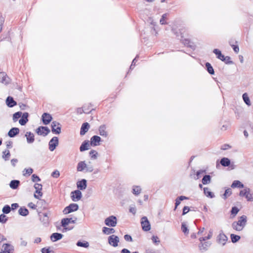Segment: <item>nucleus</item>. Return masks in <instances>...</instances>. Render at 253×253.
Here are the masks:
<instances>
[{
	"mask_svg": "<svg viewBox=\"0 0 253 253\" xmlns=\"http://www.w3.org/2000/svg\"><path fill=\"white\" fill-rule=\"evenodd\" d=\"M19 132V129L17 127H13L9 130L8 135L10 137H13Z\"/></svg>",
	"mask_w": 253,
	"mask_h": 253,
	"instance_id": "obj_24",
	"label": "nucleus"
},
{
	"mask_svg": "<svg viewBox=\"0 0 253 253\" xmlns=\"http://www.w3.org/2000/svg\"><path fill=\"white\" fill-rule=\"evenodd\" d=\"M89 126L88 123H84L81 127L80 134L81 135H84L88 130Z\"/></svg>",
	"mask_w": 253,
	"mask_h": 253,
	"instance_id": "obj_25",
	"label": "nucleus"
},
{
	"mask_svg": "<svg viewBox=\"0 0 253 253\" xmlns=\"http://www.w3.org/2000/svg\"><path fill=\"white\" fill-rule=\"evenodd\" d=\"M239 211V210L237 207H232V208L231 209V214H233L235 216L238 213Z\"/></svg>",
	"mask_w": 253,
	"mask_h": 253,
	"instance_id": "obj_53",
	"label": "nucleus"
},
{
	"mask_svg": "<svg viewBox=\"0 0 253 253\" xmlns=\"http://www.w3.org/2000/svg\"><path fill=\"white\" fill-rule=\"evenodd\" d=\"M42 253H50V251L49 249L43 248L42 250Z\"/></svg>",
	"mask_w": 253,
	"mask_h": 253,
	"instance_id": "obj_64",
	"label": "nucleus"
},
{
	"mask_svg": "<svg viewBox=\"0 0 253 253\" xmlns=\"http://www.w3.org/2000/svg\"><path fill=\"white\" fill-rule=\"evenodd\" d=\"M227 240V237L222 232H221L217 237V242L223 246L226 244Z\"/></svg>",
	"mask_w": 253,
	"mask_h": 253,
	"instance_id": "obj_12",
	"label": "nucleus"
},
{
	"mask_svg": "<svg viewBox=\"0 0 253 253\" xmlns=\"http://www.w3.org/2000/svg\"><path fill=\"white\" fill-rule=\"evenodd\" d=\"M51 213L50 211L46 212H40L39 215L40 220L44 226H47L49 223V216Z\"/></svg>",
	"mask_w": 253,
	"mask_h": 253,
	"instance_id": "obj_2",
	"label": "nucleus"
},
{
	"mask_svg": "<svg viewBox=\"0 0 253 253\" xmlns=\"http://www.w3.org/2000/svg\"><path fill=\"white\" fill-rule=\"evenodd\" d=\"M105 224L108 226L115 227L117 223V219L116 216L114 215L110 216L105 220Z\"/></svg>",
	"mask_w": 253,
	"mask_h": 253,
	"instance_id": "obj_5",
	"label": "nucleus"
},
{
	"mask_svg": "<svg viewBox=\"0 0 253 253\" xmlns=\"http://www.w3.org/2000/svg\"><path fill=\"white\" fill-rule=\"evenodd\" d=\"M20 184V181L17 180H13L11 181L9 186L13 189H16Z\"/></svg>",
	"mask_w": 253,
	"mask_h": 253,
	"instance_id": "obj_32",
	"label": "nucleus"
},
{
	"mask_svg": "<svg viewBox=\"0 0 253 253\" xmlns=\"http://www.w3.org/2000/svg\"><path fill=\"white\" fill-rule=\"evenodd\" d=\"M240 236L238 235H236L233 234L231 235V239L233 243H236L238 242L240 239Z\"/></svg>",
	"mask_w": 253,
	"mask_h": 253,
	"instance_id": "obj_44",
	"label": "nucleus"
},
{
	"mask_svg": "<svg viewBox=\"0 0 253 253\" xmlns=\"http://www.w3.org/2000/svg\"><path fill=\"white\" fill-rule=\"evenodd\" d=\"M7 220V218L6 215L4 214H1L0 215V222L2 223H5Z\"/></svg>",
	"mask_w": 253,
	"mask_h": 253,
	"instance_id": "obj_52",
	"label": "nucleus"
},
{
	"mask_svg": "<svg viewBox=\"0 0 253 253\" xmlns=\"http://www.w3.org/2000/svg\"><path fill=\"white\" fill-rule=\"evenodd\" d=\"M51 131L52 132L56 134H59L61 132V125L60 124L54 121L52 122L51 125Z\"/></svg>",
	"mask_w": 253,
	"mask_h": 253,
	"instance_id": "obj_9",
	"label": "nucleus"
},
{
	"mask_svg": "<svg viewBox=\"0 0 253 253\" xmlns=\"http://www.w3.org/2000/svg\"><path fill=\"white\" fill-rule=\"evenodd\" d=\"M10 155V152H9V150H5V151L3 152L2 157L5 160H7L9 159Z\"/></svg>",
	"mask_w": 253,
	"mask_h": 253,
	"instance_id": "obj_50",
	"label": "nucleus"
},
{
	"mask_svg": "<svg viewBox=\"0 0 253 253\" xmlns=\"http://www.w3.org/2000/svg\"><path fill=\"white\" fill-rule=\"evenodd\" d=\"M141 224L142 228L144 231H148L150 230V224L147 217L143 216L141 218Z\"/></svg>",
	"mask_w": 253,
	"mask_h": 253,
	"instance_id": "obj_7",
	"label": "nucleus"
},
{
	"mask_svg": "<svg viewBox=\"0 0 253 253\" xmlns=\"http://www.w3.org/2000/svg\"><path fill=\"white\" fill-rule=\"evenodd\" d=\"M119 241V238L115 235H111L108 237L109 244L114 247H116L118 246Z\"/></svg>",
	"mask_w": 253,
	"mask_h": 253,
	"instance_id": "obj_8",
	"label": "nucleus"
},
{
	"mask_svg": "<svg viewBox=\"0 0 253 253\" xmlns=\"http://www.w3.org/2000/svg\"><path fill=\"white\" fill-rule=\"evenodd\" d=\"M189 208L187 206H185L183 209L182 214L184 215L186 214L189 211Z\"/></svg>",
	"mask_w": 253,
	"mask_h": 253,
	"instance_id": "obj_60",
	"label": "nucleus"
},
{
	"mask_svg": "<svg viewBox=\"0 0 253 253\" xmlns=\"http://www.w3.org/2000/svg\"><path fill=\"white\" fill-rule=\"evenodd\" d=\"M58 138L56 136L53 137L49 142V149L51 151H54L58 145Z\"/></svg>",
	"mask_w": 253,
	"mask_h": 253,
	"instance_id": "obj_10",
	"label": "nucleus"
},
{
	"mask_svg": "<svg viewBox=\"0 0 253 253\" xmlns=\"http://www.w3.org/2000/svg\"><path fill=\"white\" fill-rule=\"evenodd\" d=\"M77 219V218L76 217H75L74 219L73 218H63L61 220V225L65 227L69 223H75Z\"/></svg>",
	"mask_w": 253,
	"mask_h": 253,
	"instance_id": "obj_15",
	"label": "nucleus"
},
{
	"mask_svg": "<svg viewBox=\"0 0 253 253\" xmlns=\"http://www.w3.org/2000/svg\"><path fill=\"white\" fill-rule=\"evenodd\" d=\"M86 180L85 179H82V180L77 182V187L81 190H84L86 188Z\"/></svg>",
	"mask_w": 253,
	"mask_h": 253,
	"instance_id": "obj_22",
	"label": "nucleus"
},
{
	"mask_svg": "<svg viewBox=\"0 0 253 253\" xmlns=\"http://www.w3.org/2000/svg\"><path fill=\"white\" fill-rule=\"evenodd\" d=\"M152 240L154 243L158 244L160 243V240L157 236H153L152 238Z\"/></svg>",
	"mask_w": 253,
	"mask_h": 253,
	"instance_id": "obj_57",
	"label": "nucleus"
},
{
	"mask_svg": "<svg viewBox=\"0 0 253 253\" xmlns=\"http://www.w3.org/2000/svg\"><path fill=\"white\" fill-rule=\"evenodd\" d=\"M13 250V247L9 244H4L2 247V250L4 252H9Z\"/></svg>",
	"mask_w": 253,
	"mask_h": 253,
	"instance_id": "obj_31",
	"label": "nucleus"
},
{
	"mask_svg": "<svg viewBox=\"0 0 253 253\" xmlns=\"http://www.w3.org/2000/svg\"><path fill=\"white\" fill-rule=\"evenodd\" d=\"M206 67L207 69L208 72L211 75H213L214 74V70L211 66V64L210 63H206Z\"/></svg>",
	"mask_w": 253,
	"mask_h": 253,
	"instance_id": "obj_40",
	"label": "nucleus"
},
{
	"mask_svg": "<svg viewBox=\"0 0 253 253\" xmlns=\"http://www.w3.org/2000/svg\"><path fill=\"white\" fill-rule=\"evenodd\" d=\"M38 135L46 136L50 132V129L46 126H41L36 129Z\"/></svg>",
	"mask_w": 253,
	"mask_h": 253,
	"instance_id": "obj_13",
	"label": "nucleus"
},
{
	"mask_svg": "<svg viewBox=\"0 0 253 253\" xmlns=\"http://www.w3.org/2000/svg\"><path fill=\"white\" fill-rule=\"evenodd\" d=\"M101 138L99 136L94 135L91 138L90 145L92 146H97L99 145V142L100 141Z\"/></svg>",
	"mask_w": 253,
	"mask_h": 253,
	"instance_id": "obj_20",
	"label": "nucleus"
},
{
	"mask_svg": "<svg viewBox=\"0 0 253 253\" xmlns=\"http://www.w3.org/2000/svg\"><path fill=\"white\" fill-rule=\"evenodd\" d=\"M188 198L185 196H179L175 200V209L174 210H175L177 206L180 205V202L181 201H182L183 200H186V199H188Z\"/></svg>",
	"mask_w": 253,
	"mask_h": 253,
	"instance_id": "obj_33",
	"label": "nucleus"
},
{
	"mask_svg": "<svg viewBox=\"0 0 253 253\" xmlns=\"http://www.w3.org/2000/svg\"><path fill=\"white\" fill-rule=\"evenodd\" d=\"M243 99L245 103L248 106L251 105V102L249 97H248V95L247 93H244L243 94Z\"/></svg>",
	"mask_w": 253,
	"mask_h": 253,
	"instance_id": "obj_41",
	"label": "nucleus"
},
{
	"mask_svg": "<svg viewBox=\"0 0 253 253\" xmlns=\"http://www.w3.org/2000/svg\"><path fill=\"white\" fill-rule=\"evenodd\" d=\"M103 232L107 235L115 233V231L113 228H110L106 227H104L102 229Z\"/></svg>",
	"mask_w": 253,
	"mask_h": 253,
	"instance_id": "obj_35",
	"label": "nucleus"
},
{
	"mask_svg": "<svg viewBox=\"0 0 253 253\" xmlns=\"http://www.w3.org/2000/svg\"><path fill=\"white\" fill-rule=\"evenodd\" d=\"M97 152L94 150H92L89 152V155L91 159H96L97 158Z\"/></svg>",
	"mask_w": 253,
	"mask_h": 253,
	"instance_id": "obj_51",
	"label": "nucleus"
},
{
	"mask_svg": "<svg viewBox=\"0 0 253 253\" xmlns=\"http://www.w3.org/2000/svg\"><path fill=\"white\" fill-rule=\"evenodd\" d=\"M25 137L28 143H32L35 141L34 135L31 132H27L25 134Z\"/></svg>",
	"mask_w": 253,
	"mask_h": 253,
	"instance_id": "obj_23",
	"label": "nucleus"
},
{
	"mask_svg": "<svg viewBox=\"0 0 253 253\" xmlns=\"http://www.w3.org/2000/svg\"><path fill=\"white\" fill-rule=\"evenodd\" d=\"M19 214L22 216H26L29 213L28 210L25 208H20L18 210Z\"/></svg>",
	"mask_w": 253,
	"mask_h": 253,
	"instance_id": "obj_37",
	"label": "nucleus"
},
{
	"mask_svg": "<svg viewBox=\"0 0 253 253\" xmlns=\"http://www.w3.org/2000/svg\"><path fill=\"white\" fill-rule=\"evenodd\" d=\"M77 245L79 247H82L84 248H87L89 246V244L88 242H85L84 243L82 242L81 241H78L77 243Z\"/></svg>",
	"mask_w": 253,
	"mask_h": 253,
	"instance_id": "obj_49",
	"label": "nucleus"
},
{
	"mask_svg": "<svg viewBox=\"0 0 253 253\" xmlns=\"http://www.w3.org/2000/svg\"><path fill=\"white\" fill-rule=\"evenodd\" d=\"M6 105L9 107H12L16 105V102L13 98L10 96H8L6 100Z\"/></svg>",
	"mask_w": 253,
	"mask_h": 253,
	"instance_id": "obj_27",
	"label": "nucleus"
},
{
	"mask_svg": "<svg viewBox=\"0 0 253 253\" xmlns=\"http://www.w3.org/2000/svg\"><path fill=\"white\" fill-rule=\"evenodd\" d=\"M220 164L224 167H228L230 164V161L228 158H223L221 159Z\"/></svg>",
	"mask_w": 253,
	"mask_h": 253,
	"instance_id": "obj_34",
	"label": "nucleus"
},
{
	"mask_svg": "<svg viewBox=\"0 0 253 253\" xmlns=\"http://www.w3.org/2000/svg\"><path fill=\"white\" fill-rule=\"evenodd\" d=\"M181 230L185 234H188L189 233V230L185 223H182Z\"/></svg>",
	"mask_w": 253,
	"mask_h": 253,
	"instance_id": "obj_48",
	"label": "nucleus"
},
{
	"mask_svg": "<svg viewBox=\"0 0 253 253\" xmlns=\"http://www.w3.org/2000/svg\"><path fill=\"white\" fill-rule=\"evenodd\" d=\"M28 116L29 114L27 112H25L23 114H22V118L19 121V123L21 125L24 126L28 122Z\"/></svg>",
	"mask_w": 253,
	"mask_h": 253,
	"instance_id": "obj_19",
	"label": "nucleus"
},
{
	"mask_svg": "<svg viewBox=\"0 0 253 253\" xmlns=\"http://www.w3.org/2000/svg\"><path fill=\"white\" fill-rule=\"evenodd\" d=\"M124 239L126 241H128V242H132V237H131V236L129 235H125L124 236Z\"/></svg>",
	"mask_w": 253,
	"mask_h": 253,
	"instance_id": "obj_56",
	"label": "nucleus"
},
{
	"mask_svg": "<svg viewBox=\"0 0 253 253\" xmlns=\"http://www.w3.org/2000/svg\"><path fill=\"white\" fill-rule=\"evenodd\" d=\"M86 168V164H85V162L81 161L78 164L77 169L78 171H82L84 170H85Z\"/></svg>",
	"mask_w": 253,
	"mask_h": 253,
	"instance_id": "obj_28",
	"label": "nucleus"
},
{
	"mask_svg": "<svg viewBox=\"0 0 253 253\" xmlns=\"http://www.w3.org/2000/svg\"><path fill=\"white\" fill-rule=\"evenodd\" d=\"M11 211V208L8 205H5L3 207L2 210V211L3 213L7 214L9 213Z\"/></svg>",
	"mask_w": 253,
	"mask_h": 253,
	"instance_id": "obj_46",
	"label": "nucleus"
},
{
	"mask_svg": "<svg viewBox=\"0 0 253 253\" xmlns=\"http://www.w3.org/2000/svg\"><path fill=\"white\" fill-rule=\"evenodd\" d=\"M51 116L47 113H44L42 115V120L44 125H48L52 120Z\"/></svg>",
	"mask_w": 253,
	"mask_h": 253,
	"instance_id": "obj_17",
	"label": "nucleus"
},
{
	"mask_svg": "<svg viewBox=\"0 0 253 253\" xmlns=\"http://www.w3.org/2000/svg\"><path fill=\"white\" fill-rule=\"evenodd\" d=\"M247 223V217L243 215L238 218L237 221H234L232 224V227L237 231H242L246 226Z\"/></svg>",
	"mask_w": 253,
	"mask_h": 253,
	"instance_id": "obj_1",
	"label": "nucleus"
},
{
	"mask_svg": "<svg viewBox=\"0 0 253 253\" xmlns=\"http://www.w3.org/2000/svg\"><path fill=\"white\" fill-rule=\"evenodd\" d=\"M232 194V190L230 188H228L225 190L224 194L222 196V198L224 199H227Z\"/></svg>",
	"mask_w": 253,
	"mask_h": 253,
	"instance_id": "obj_43",
	"label": "nucleus"
},
{
	"mask_svg": "<svg viewBox=\"0 0 253 253\" xmlns=\"http://www.w3.org/2000/svg\"><path fill=\"white\" fill-rule=\"evenodd\" d=\"M22 112H17L13 115L12 120L14 122H16L21 117Z\"/></svg>",
	"mask_w": 253,
	"mask_h": 253,
	"instance_id": "obj_42",
	"label": "nucleus"
},
{
	"mask_svg": "<svg viewBox=\"0 0 253 253\" xmlns=\"http://www.w3.org/2000/svg\"><path fill=\"white\" fill-rule=\"evenodd\" d=\"M32 179L33 182L40 181L41 180L40 177L35 174L32 175Z\"/></svg>",
	"mask_w": 253,
	"mask_h": 253,
	"instance_id": "obj_55",
	"label": "nucleus"
},
{
	"mask_svg": "<svg viewBox=\"0 0 253 253\" xmlns=\"http://www.w3.org/2000/svg\"><path fill=\"white\" fill-rule=\"evenodd\" d=\"M106 126L105 125H101L99 127V134L102 136L106 137L108 135L107 132L106 131Z\"/></svg>",
	"mask_w": 253,
	"mask_h": 253,
	"instance_id": "obj_26",
	"label": "nucleus"
},
{
	"mask_svg": "<svg viewBox=\"0 0 253 253\" xmlns=\"http://www.w3.org/2000/svg\"><path fill=\"white\" fill-rule=\"evenodd\" d=\"M146 253H158V252L154 249L148 248L146 250Z\"/></svg>",
	"mask_w": 253,
	"mask_h": 253,
	"instance_id": "obj_58",
	"label": "nucleus"
},
{
	"mask_svg": "<svg viewBox=\"0 0 253 253\" xmlns=\"http://www.w3.org/2000/svg\"><path fill=\"white\" fill-rule=\"evenodd\" d=\"M63 235L59 233H54L50 236V240L52 242H56L62 238Z\"/></svg>",
	"mask_w": 253,
	"mask_h": 253,
	"instance_id": "obj_21",
	"label": "nucleus"
},
{
	"mask_svg": "<svg viewBox=\"0 0 253 253\" xmlns=\"http://www.w3.org/2000/svg\"><path fill=\"white\" fill-rule=\"evenodd\" d=\"M79 209V206L77 204H71L69 206L66 207L63 210L64 214H68L73 211H77Z\"/></svg>",
	"mask_w": 253,
	"mask_h": 253,
	"instance_id": "obj_6",
	"label": "nucleus"
},
{
	"mask_svg": "<svg viewBox=\"0 0 253 253\" xmlns=\"http://www.w3.org/2000/svg\"><path fill=\"white\" fill-rule=\"evenodd\" d=\"M204 192L205 195L211 198H213L214 196V194L210 191V189L208 187L204 188Z\"/></svg>",
	"mask_w": 253,
	"mask_h": 253,
	"instance_id": "obj_38",
	"label": "nucleus"
},
{
	"mask_svg": "<svg viewBox=\"0 0 253 253\" xmlns=\"http://www.w3.org/2000/svg\"><path fill=\"white\" fill-rule=\"evenodd\" d=\"M90 144L88 141H84L80 147V151L83 152L89 149Z\"/></svg>",
	"mask_w": 253,
	"mask_h": 253,
	"instance_id": "obj_29",
	"label": "nucleus"
},
{
	"mask_svg": "<svg viewBox=\"0 0 253 253\" xmlns=\"http://www.w3.org/2000/svg\"><path fill=\"white\" fill-rule=\"evenodd\" d=\"M205 172V171L204 170H199L196 173V176L197 177H195V178L196 179H198L199 178L200 176V174Z\"/></svg>",
	"mask_w": 253,
	"mask_h": 253,
	"instance_id": "obj_62",
	"label": "nucleus"
},
{
	"mask_svg": "<svg viewBox=\"0 0 253 253\" xmlns=\"http://www.w3.org/2000/svg\"><path fill=\"white\" fill-rule=\"evenodd\" d=\"M60 175V172L58 170H54L51 174V176L55 178H57Z\"/></svg>",
	"mask_w": 253,
	"mask_h": 253,
	"instance_id": "obj_54",
	"label": "nucleus"
},
{
	"mask_svg": "<svg viewBox=\"0 0 253 253\" xmlns=\"http://www.w3.org/2000/svg\"><path fill=\"white\" fill-rule=\"evenodd\" d=\"M166 17H167V14H164L162 15V17L160 21V22L161 24L163 25V24H165L166 23L165 22V19L166 18Z\"/></svg>",
	"mask_w": 253,
	"mask_h": 253,
	"instance_id": "obj_59",
	"label": "nucleus"
},
{
	"mask_svg": "<svg viewBox=\"0 0 253 253\" xmlns=\"http://www.w3.org/2000/svg\"><path fill=\"white\" fill-rule=\"evenodd\" d=\"M211 177L209 175H205L202 179V183L204 185L209 184L211 182Z\"/></svg>",
	"mask_w": 253,
	"mask_h": 253,
	"instance_id": "obj_36",
	"label": "nucleus"
},
{
	"mask_svg": "<svg viewBox=\"0 0 253 253\" xmlns=\"http://www.w3.org/2000/svg\"><path fill=\"white\" fill-rule=\"evenodd\" d=\"M0 83L4 84L9 83V78L4 72H0Z\"/></svg>",
	"mask_w": 253,
	"mask_h": 253,
	"instance_id": "obj_18",
	"label": "nucleus"
},
{
	"mask_svg": "<svg viewBox=\"0 0 253 253\" xmlns=\"http://www.w3.org/2000/svg\"><path fill=\"white\" fill-rule=\"evenodd\" d=\"M250 189L246 187L243 190L240 191L239 196L240 197H245L248 201H253V194L250 193Z\"/></svg>",
	"mask_w": 253,
	"mask_h": 253,
	"instance_id": "obj_3",
	"label": "nucleus"
},
{
	"mask_svg": "<svg viewBox=\"0 0 253 253\" xmlns=\"http://www.w3.org/2000/svg\"><path fill=\"white\" fill-rule=\"evenodd\" d=\"M33 172V169L32 168L25 169L23 170V175L24 176L28 175H30Z\"/></svg>",
	"mask_w": 253,
	"mask_h": 253,
	"instance_id": "obj_47",
	"label": "nucleus"
},
{
	"mask_svg": "<svg viewBox=\"0 0 253 253\" xmlns=\"http://www.w3.org/2000/svg\"><path fill=\"white\" fill-rule=\"evenodd\" d=\"M42 186L41 184L36 183L34 185V188L36 189V192L34 194V197L35 198L40 199V198L42 196V193L41 192L42 190Z\"/></svg>",
	"mask_w": 253,
	"mask_h": 253,
	"instance_id": "obj_11",
	"label": "nucleus"
},
{
	"mask_svg": "<svg viewBox=\"0 0 253 253\" xmlns=\"http://www.w3.org/2000/svg\"><path fill=\"white\" fill-rule=\"evenodd\" d=\"M212 236V231L210 230L209 231V233L208 235L207 236L204 237H200L199 239V241H206L207 240H209L211 239Z\"/></svg>",
	"mask_w": 253,
	"mask_h": 253,
	"instance_id": "obj_39",
	"label": "nucleus"
},
{
	"mask_svg": "<svg viewBox=\"0 0 253 253\" xmlns=\"http://www.w3.org/2000/svg\"><path fill=\"white\" fill-rule=\"evenodd\" d=\"M213 52L217 55V57L222 61L227 63L226 60H228L230 59V57L228 56L224 57V56L222 54L221 51L217 49H214Z\"/></svg>",
	"mask_w": 253,
	"mask_h": 253,
	"instance_id": "obj_14",
	"label": "nucleus"
},
{
	"mask_svg": "<svg viewBox=\"0 0 253 253\" xmlns=\"http://www.w3.org/2000/svg\"><path fill=\"white\" fill-rule=\"evenodd\" d=\"M211 243L210 241H200L198 245V249L201 253H204L207 251L211 247Z\"/></svg>",
	"mask_w": 253,
	"mask_h": 253,
	"instance_id": "obj_4",
	"label": "nucleus"
},
{
	"mask_svg": "<svg viewBox=\"0 0 253 253\" xmlns=\"http://www.w3.org/2000/svg\"><path fill=\"white\" fill-rule=\"evenodd\" d=\"M141 189L139 186H135L133 188V193L135 195H138L140 193Z\"/></svg>",
	"mask_w": 253,
	"mask_h": 253,
	"instance_id": "obj_45",
	"label": "nucleus"
},
{
	"mask_svg": "<svg viewBox=\"0 0 253 253\" xmlns=\"http://www.w3.org/2000/svg\"><path fill=\"white\" fill-rule=\"evenodd\" d=\"M233 46V50L236 53H238L239 51V48L238 47V46L237 45H232Z\"/></svg>",
	"mask_w": 253,
	"mask_h": 253,
	"instance_id": "obj_63",
	"label": "nucleus"
},
{
	"mask_svg": "<svg viewBox=\"0 0 253 253\" xmlns=\"http://www.w3.org/2000/svg\"><path fill=\"white\" fill-rule=\"evenodd\" d=\"M71 194L72 199L73 201H78L82 198V193L79 190H76L73 192H72Z\"/></svg>",
	"mask_w": 253,
	"mask_h": 253,
	"instance_id": "obj_16",
	"label": "nucleus"
},
{
	"mask_svg": "<svg viewBox=\"0 0 253 253\" xmlns=\"http://www.w3.org/2000/svg\"><path fill=\"white\" fill-rule=\"evenodd\" d=\"M231 187L233 188H244V185L239 180H234L231 184Z\"/></svg>",
	"mask_w": 253,
	"mask_h": 253,
	"instance_id": "obj_30",
	"label": "nucleus"
},
{
	"mask_svg": "<svg viewBox=\"0 0 253 253\" xmlns=\"http://www.w3.org/2000/svg\"><path fill=\"white\" fill-rule=\"evenodd\" d=\"M93 170V168L92 166H86V168H85V172H91Z\"/></svg>",
	"mask_w": 253,
	"mask_h": 253,
	"instance_id": "obj_61",
	"label": "nucleus"
}]
</instances>
